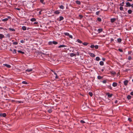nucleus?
Returning <instances> with one entry per match:
<instances>
[{
    "mask_svg": "<svg viewBox=\"0 0 133 133\" xmlns=\"http://www.w3.org/2000/svg\"><path fill=\"white\" fill-rule=\"evenodd\" d=\"M107 95L108 96L109 98L111 97L112 95V94H109V93H107Z\"/></svg>",
    "mask_w": 133,
    "mask_h": 133,
    "instance_id": "9b49d317",
    "label": "nucleus"
},
{
    "mask_svg": "<svg viewBox=\"0 0 133 133\" xmlns=\"http://www.w3.org/2000/svg\"><path fill=\"white\" fill-rule=\"evenodd\" d=\"M9 30H10V31H15V30L14 29H12L11 28H9Z\"/></svg>",
    "mask_w": 133,
    "mask_h": 133,
    "instance_id": "72a5a7b5",
    "label": "nucleus"
},
{
    "mask_svg": "<svg viewBox=\"0 0 133 133\" xmlns=\"http://www.w3.org/2000/svg\"><path fill=\"white\" fill-rule=\"evenodd\" d=\"M22 30H26V27L25 26H23L22 27Z\"/></svg>",
    "mask_w": 133,
    "mask_h": 133,
    "instance_id": "aec40b11",
    "label": "nucleus"
},
{
    "mask_svg": "<svg viewBox=\"0 0 133 133\" xmlns=\"http://www.w3.org/2000/svg\"><path fill=\"white\" fill-rule=\"evenodd\" d=\"M22 83L24 84H28L25 81H23L22 82Z\"/></svg>",
    "mask_w": 133,
    "mask_h": 133,
    "instance_id": "2f4dec72",
    "label": "nucleus"
},
{
    "mask_svg": "<svg viewBox=\"0 0 133 133\" xmlns=\"http://www.w3.org/2000/svg\"><path fill=\"white\" fill-rule=\"evenodd\" d=\"M110 39H111V41H113L114 40V39L113 38H111Z\"/></svg>",
    "mask_w": 133,
    "mask_h": 133,
    "instance_id": "0e129e2a",
    "label": "nucleus"
},
{
    "mask_svg": "<svg viewBox=\"0 0 133 133\" xmlns=\"http://www.w3.org/2000/svg\"><path fill=\"white\" fill-rule=\"evenodd\" d=\"M11 17L9 16H8L7 17V18H6L5 19H2V21L3 22H6L8 20V19L9 18H10Z\"/></svg>",
    "mask_w": 133,
    "mask_h": 133,
    "instance_id": "f257e3e1",
    "label": "nucleus"
},
{
    "mask_svg": "<svg viewBox=\"0 0 133 133\" xmlns=\"http://www.w3.org/2000/svg\"><path fill=\"white\" fill-rule=\"evenodd\" d=\"M45 55V56H47V55L45 54H44V53H42V55Z\"/></svg>",
    "mask_w": 133,
    "mask_h": 133,
    "instance_id": "bf43d9fd",
    "label": "nucleus"
},
{
    "mask_svg": "<svg viewBox=\"0 0 133 133\" xmlns=\"http://www.w3.org/2000/svg\"><path fill=\"white\" fill-rule=\"evenodd\" d=\"M76 54H75L73 53H71L70 54V56L71 57L73 56H76Z\"/></svg>",
    "mask_w": 133,
    "mask_h": 133,
    "instance_id": "39448f33",
    "label": "nucleus"
},
{
    "mask_svg": "<svg viewBox=\"0 0 133 133\" xmlns=\"http://www.w3.org/2000/svg\"><path fill=\"white\" fill-rule=\"evenodd\" d=\"M64 34L65 35L67 36H69V33L68 32H65L64 33Z\"/></svg>",
    "mask_w": 133,
    "mask_h": 133,
    "instance_id": "cd10ccee",
    "label": "nucleus"
},
{
    "mask_svg": "<svg viewBox=\"0 0 133 133\" xmlns=\"http://www.w3.org/2000/svg\"><path fill=\"white\" fill-rule=\"evenodd\" d=\"M95 45H92L90 46V47L92 48H94Z\"/></svg>",
    "mask_w": 133,
    "mask_h": 133,
    "instance_id": "a19ab883",
    "label": "nucleus"
},
{
    "mask_svg": "<svg viewBox=\"0 0 133 133\" xmlns=\"http://www.w3.org/2000/svg\"><path fill=\"white\" fill-rule=\"evenodd\" d=\"M52 42L51 41H50L49 42L48 44L49 45H51L52 44Z\"/></svg>",
    "mask_w": 133,
    "mask_h": 133,
    "instance_id": "de8ad7c7",
    "label": "nucleus"
},
{
    "mask_svg": "<svg viewBox=\"0 0 133 133\" xmlns=\"http://www.w3.org/2000/svg\"><path fill=\"white\" fill-rule=\"evenodd\" d=\"M131 96L130 95H128L127 96V98L128 99H130L131 98Z\"/></svg>",
    "mask_w": 133,
    "mask_h": 133,
    "instance_id": "6ab92c4d",
    "label": "nucleus"
},
{
    "mask_svg": "<svg viewBox=\"0 0 133 133\" xmlns=\"http://www.w3.org/2000/svg\"><path fill=\"white\" fill-rule=\"evenodd\" d=\"M67 46L65 45H60L59 46H58V48H62V47H66Z\"/></svg>",
    "mask_w": 133,
    "mask_h": 133,
    "instance_id": "2eb2a0df",
    "label": "nucleus"
},
{
    "mask_svg": "<svg viewBox=\"0 0 133 133\" xmlns=\"http://www.w3.org/2000/svg\"><path fill=\"white\" fill-rule=\"evenodd\" d=\"M77 41L78 42L80 43H82V41H81L79 39H78L77 40Z\"/></svg>",
    "mask_w": 133,
    "mask_h": 133,
    "instance_id": "c756f323",
    "label": "nucleus"
},
{
    "mask_svg": "<svg viewBox=\"0 0 133 133\" xmlns=\"http://www.w3.org/2000/svg\"><path fill=\"white\" fill-rule=\"evenodd\" d=\"M18 44V43L17 42H15L13 43V44H14V45H17Z\"/></svg>",
    "mask_w": 133,
    "mask_h": 133,
    "instance_id": "a18cd8bd",
    "label": "nucleus"
},
{
    "mask_svg": "<svg viewBox=\"0 0 133 133\" xmlns=\"http://www.w3.org/2000/svg\"><path fill=\"white\" fill-rule=\"evenodd\" d=\"M124 2H122V3H121L119 4V5L121 6H123L124 5Z\"/></svg>",
    "mask_w": 133,
    "mask_h": 133,
    "instance_id": "4c0bfd02",
    "label": "nucleus"
},
{
    "mask_svg": "<svg viewBox=\"0 0 133 133\" xmlns=\"http://www.w3.org/2000/svg\"><path fill=\"white\" fill-rule=\"evenodd\" d=\"M117 102H118V101L117 100H116L115 102V103H117Z\"/></svg>",
    "mask_w": 133,
    "mask_h": 133,
    "instance_id": "338daca9",
    "label": "nucleus"
},
{
    "mask_svg": "<svg viewBox=\"0 0 133 133\" xmlns=\"http://www.w3.org/2000/svg\"><path fill=\"white\" fill-rule=\"evenodd\" d=\"M0 116H2L5 117L6 116V114L5 113H4L0 114Z\"/></svg>",
    "mask_w": 133,
    "mask_h": 133,
    "instance_id": "423d86ee",
    "label": "nucleus"
},
{
    "mask_svg": "<svg viewBox=\"0 0 133 133\" xmlns=\"http://www.w3.org/2000/svg\"><path fill=\"white\" fill-rule=\"evenodd\" d=\"M96 61H98L100 60V58L98 57H97L96 58Z\"/></svg>",
    "mask_w": 133,
    "mask_h": 133,
    "instance_id": "412c9836",
    "label": "nucleus"
},
{
    "mask_svg": "<svg viewBox=\"0 0 133 133\" xmlns=\"http://www.w3.org/2000/svg\"><path fill=\"white\" fill-rule=\"evenodd\" d=\"M80 122L82 123H85V122L83 120H81L80 121Z\"/></svg>",
    "mask_w": 133,
    "mask_h": 133,
    "instance_id": "49530a36",
    "label": "nucleus"
},
{
    "mask_svg": "<svg viewBox=\"0 0 133 133\" xmlns=\"http://www.w3.org/2000/svg\"><path fill=\"white\" fill-rule=\"evenodd\" d=\"M7 36L8 37H10V35L9 34H7Z\"/></svg>",
    "mask_w": 133,
    "mask_h": 133,
    "instance_id": "69168bd1",
    "label": "nucleus"
},
{
    "mask_svg": "<svg viewBox=\"0 0 133 133\" xmlns=\"http://www.w3.org/2000/svg\"><path fill=\"white\" fill-rule=\"evenodd\" d=\"M32 69H28L26 70V71L28 72L32 71Z\"/></svg>",
    "mask_w": 133,
    "mask_h": 133,
    "instance_id": "4468645a",
    "label": "nucleus"
},
{
    "mask_svg": "<svg viewBox=\"0 0 133 133\" xmlns=\"http://www.w3.org/2000/svg\"><path fill=\"white\" fill-rule=\"evenodd\" d=\"M17 102L19 103H23V102L21 101H17Z\"/></svg>",
    "mask_w": 133,
    "mask_h": 133,
    "instance_id": "4d7b16f0",
    "label": "nucleus"
},
{
    "mask_svg": "<svg viewBox=\"0 0 133 133\" xmlns=\"http://www.w3.org/2000/svg\"><path fill=\"white\" fill-rule=\"evenodd\" d=\"M103 31V29L102 28L99 29L97 30L98 33H100L101 32Z\"/></svg>",
    "mask_w": 133,
    "mask_h": 133,
    "instance_id": "ddd939ff",
    "label": "nucleus"
},
{
    "mask_svg": "<svg viewBox=\"0 0 133 133\" xmlns=\"http://www.w3.org/2000/svg\"><path fill=\"white\" fill-rule=\"evenodd\" d=\"M69 37L71 38H72V36L71 35H69Z\"/></svg>",
    "mask_w": 133,
    "mask_h": 133,
    "instance_id": "6e6d98bb",
    "label": "nucleus"
},
{
    "mask_svg": "<svg viewBox=\"0 0 133 133\" xmlns=\"http://www.w3.org/2000/svg\"><path fill=\"white\" fill-rule=\"evenodd\" d=\"M116 20V19L115 18H111L110 21L111 23H112L114 22Z\"/></svg>",
    "mask_w": 133,
    "mask_h": 133,
    "instance_id": "9d476101",
    "label": "nucleus"
},
{
    "mask_svg": "<svg viewBox=\"0 0 133 133\" xmlns=\"http://www.w3.org/2000/svg\"><path fill=\"white\" fill-rule=\"evenodd\" d=\"M118 50L120 52H123V50L121 49H118Z\"/></svg>",
    "mask_w": 133,
    "mask_h": 133,
    "instance_id": "37998d69",
    "label": "nucleus"
},
{
    "mask_svg": "<svg viewBox=\"0 0 133 133\" xmlns=\"http://www.w3.org/2000/svg\"><path fill=\"white\" fill-rule=\"evenodd\" d=\"M108 87L110 89H112V87L110 85L108 86Z\"/></svg>",
    "mask_w": 133,
    "mask_h": 133,
    "instance_id": "603ef678",
    "label": "nucleus"
},
{
    "mask_svg": "<svg viewBox=\"0 0 133 133\" xmlns=\"http://www.w3.org/2000/svg\"><path fill=\"white\" fill-rule=\"evenodd\" d=\"M64 18L63 17L61 16L59 17V21H61L63 20Z\"/></svg>",
    "mask_w": 133,
    "mask_h": 133,
    "instance_id": "a211bd4d",
    "label": "nucleus"
},
{
    "mask_svg": "<svg viewBox=\"0 0 133 133\" xmlns=\"http://www.w3.org/2000/svg\"><path fill=\"white\" fill-rule=\"evenodd\" d=\"M36 19L35 18H33L31 19L30 21L31 22H34L36 21Z\"/></svg>",
    "mask_w": 133,
    "mask_h": 133,
    "instance_id": "f3484780",
    "label": "nucleus"
},
{
    "mask_svg": "<svg viewBox=\"0 0 133 133\" xmlns=\"http://www.w3.org/2000/svg\"><path fill=\"white\" fill-rule=\"evenodd\" d=\"M123 8L121 6L119 8V9L120 10L122 11L123 10Z\"/></svg>",
    "mask_w": 133,
    "mask_h": 133,
    "instance_id": "ea45409f",
    "label": "nucleus"
},
{
    "mask_svg": "<svg viewBox=\"0 0 133 133\" xmlns=\"http://www.w3.org/2000/svg\"><path fill=\"white\" fill-rule=\"evenodd\" d=\"M102 78V77L100 76H97V78L98 79H100Z\"/></svg>",
    "mask_w": 133,
    "mask_h": 133,
    "instance_id": "bb28decb",
    "label": "nucleus"
},
{
    "mask_svg": "<svg viewBox=\"0 0 133 133\" xmlns=\"http://www.w3.org/2000/svg\"><path fill=\"white\" fill-rule=\"evenodd\" d=\"M117 85V83L116 82H114L113 83L112 85L114 87H115Z\"/></svg>",
    "mask_w": 133,
    "mask_h": 133,
    "instance_id": "0eeeda50",
    "label": "nucleus"
},
{
    "mask_svg": "<svg viewBox=\"0 0 133 133\" xmlns=\"http://www.w3.org/2000/svg\"><path fill=\"white\" fill-rule=\"evenodd\" d=\"M76 55H77V56H79V52H77V53L76 54Z\"/></svg>",
    "mask_w": 133,
    "mask_h": 133,
    "instance_id": "5fc2aeb1",
    "label": "nucleus"
},
{
    "mask_svg": "<svg viewBox=\"0 0 133 133\" xmlns=\"http://www.w3.org/2000/svg\"><path fill=\"white\" fill-rule=\"evenodd\" d=\"M111 73H112V74H115V72H112Z\"/></svg>",
    "mask_w": 133,
    "mask_h": 133,
    "instance_id": "774afa93",
    "label": "nucleus"
},
{
    "mask_svg": "<svg viewBox=\"0 0 133 133\" xmlns=\"http://www.w3.org/2000/svg\"><path fill=\"white\" fill-rule=\"evenodd\" d=\"M18 52L19 53H21L22 54H24V52H23L21 51H20V50H18Z\"/></svg>",
    "mask_w": 133,
    "mask_h": 133,
    "instance_id": "f704fd0d",
    "label": "nucleus"
},
{
    "mask_svg": "<svg viewBox=\"0 0 133 133\" xmlns=\"http://www.w3.org/2000/svg\"><path fill=\"white\" fill-rule=\"evenodd\" d=\"M99 64L101 65H104V62L102 61H100L99 62Z\"/></svg>",
    "mask_w": 133,
    "mask_h": 133,
    "instance_id": "4be33fe9",
    "label": "nucleus"
},
{
    "mask_svg": "<svg viewBox=\"0 0 133 133\" xmlns=\"http://www.w3.org/2000/svg\"><path fill=\"white\" fill-rule=\"evenodd\" d=\"M131 59V57L130 56H129L128 57V59L129 60H130Z\"/></svg>",
    "mask_w": 133,
    "mask_h": 133,
    "instance_id": "3c124183",
    "label": "nucleus"
},
{
    "mask_svg": "<svg viewBox=\"0 0 133 133\" xmlns=\"http://www.w3.org/2000/svg\"><path fill=\"white\" fill-rule=\"evenodd\" d=\"M122 41V39L121 38H119L117 39V41L119 43H121Z\"/></svg>",
    "mask_w": 133,
    "mask_h": 133,
    "instance_id": "b1692460",
    "label": "nucleus"
},
{
    "mask_svg": "<svg viewBox=\"0 0 133 133\" xmlns=\"http://www.w3.org/2000/svg\"><path fill=\"white\" fill-rule=\"evenodd\" d=\"M97 20L99 22H101V19L100 18H98L97 19Z\"/></svg>",
    "mask_w": 133,
    "mask_h": 133,
    "instance_id": "e433bc0d",
    "label": "nucleus"
},
{
    "mask_svg": "<svg viewBox=\"0 0 133 133\" xmlns=\"http://www.w3.org/2000/svg\"><path fill=\"white\" fill-rule=\"evenodd\" d=\"M79 17L81 19L83 17V16L82 15H79Z\"/></svg>",
    "mask_w": 133,
    "mask_h": 133,
    "instance_id": "09e8293b",
    "label": "nucleus"
},
{
    "mask_svg": "<svg viewBox=\"0 0 133 133\" xmlns=\"http://www.w3.org/2000/svg\"><path fill=\"white\" fill-rule=\"evenodd\" d=\"M59 8L61 9H63L64 8V7L63 5H61L59 6Z\"/></svg>",
    "mask_w": 133,
    "mask_h": 133,
    "instance_id": "c85d7f7f",
    "label": "nucleus"
},
{
    "mask_svg": "<svg viewBox=\"0 0 133 133\" xmlns=\"http://www.w3.org/2000/svg\"><path fill=\"white\" fill-rule=\"evenodd\" d=\"M54 74L56 75L55 78L56 79H58V76H57L56 73L54 71H53Z\"/></svg>",
    "mask_w": 133,
    "mask_h": 133,
    "instance_id": "dca6fc26",
    "label": "nucleus"
},
{
    "mask_svg": "<svg viewBox=\"0 0 133 133\" xmlns=\"http://www.w3.org/2000/svg\"><path fill=\"white\" fill-rule=\"evenodd\" d=\"M52 43H53L54 44H57L58 43L54 41L52 42Z\"/></svg>",
    "mask_w": 133,
    "mask_h": 133,
    "instance_id": "7c9ffc66",
    "label": "nucleus"
},
{
    "mask_svg": "<svg viewBox=\"0 0 133 133\" xmlns=\"http://www.w3.org/2000/svg\"><path fill=\"white\" fill-rule=\"evenodd\" d=\"M128 120L130 121H131V119L130 118H128Z\"/></svg>",
    "mask_w": 133,
    "mask_h": 133,
    "instance_id": "052dcab7",
    "label": "nucleus"
},
{
    "mask_svg": "<svg viewBox=\"0 0 133 133\" xmlns=\"http://www.w3.org/2000/svg\"><path fill=\"white\" fill-rule=\"evenodd\" d=\"M128 12L129 14H130L131 13L132 11L131 10H128Z\"/></svg>",
    "mask_w": 133,
    "mask_h": 133,
    "instance_id": "5701e85b",
    "label": "nucleus"
},
{
    "mask_svg": "<svg viewBox=\"0 0 133 133\" xmlns=\"http://www.w3.org/2000/svg\"><path fill=\"white\" fill-rule=\"evenodd\" d=\"M52 112V110L51 109H49L48 110V112L49 113H50Z\"/></svg>",
    "mask_w": 133,
    "mask_h": 133,
    "instance_id": "c03bdc74",
    "label": "nucleus"
},
{
    "mask_svg": "<svg viewBox=\"0 0 133 133\" xmlns=\"http://www.w3.org/2000/svg\"><path fill=\"white\" fill-rule=\"evenodd\" d=\"M89 55L92 57H95V55L91 53H89Z\"/></svg>",
    "mask_w": 133,
    "mask_h": 133,
    "instance_id": "f03ea898",
    "label": "nucleus"
},
{
    "mask_svg": "<svg viewBox=\"0 0 133 133\" xmlns=\"http://www.w3.org/2000/svg\"><path fill=\"white\" fill-rule=\"evenodd\" d=\"M130 94L131 95L133 96V92H131L130 93Z\"/></svg>",
    "mask_w": 133,
    "mask_h": 133,
    "instance_id": "680f3d73",
    "label": "nucleus"
},
{
    "mask_svg": "<svg viewBox=\"0 0 133 133\" xmlns=\"http://www.w3.org/2000/svg\"><path fill=\"white\" fill-rule=\"evenodd\" d=\"M103 83H105L107 82V81L106 80H104L103 81Z\"/></svg>",
    "mask_w": 133,
    "mask_h": 133,
    "instance_id": "864d4df0",
    "label": "nucleus"
},
{
    "mask_svg": "<svg viewBox=\"0 0 133 133\" xmlns=\"http://www.w3.org/2000/svg\"><path fill=\"white\" fill-rule=\"evenodd\" d=\"M99 11H97L96 12V14L97 15H99Z\"/></svg>",
    "mask_w": 133,
    "mask_h": 133,
    "instance_id": "79ce46f5",
    "label": "nucleus"
},
{
    "mask_svg": "<svg viewBox=\"0 0 133 133\" xmlns=\"http://www.w3.org/2000/svg\"><path fill=\"white\" fill-rule=\"evenodd\" d=\"M131 52H132L131 51H128V54H131Z\"/></svg>",
    "mask_w": 133,
    "mask_h": 133,
    "instance_id": "e2e57ef3",
    "label": "nucleus"
},
{
    "mask_svg": "<svg viewBox=\"0 0 133 133\" xmlns=\"http://www.w3.org/2000/svg\"><path fill=\"white\" fill-rule=\"evenodd\" d=\"M3 65H5L6 67L8 68H10L11 67V66L10 65L7 64H4Z\"/></svg>",
    "mask_w": 133,
    "mask_h": 133,
    "instance_id": "f8f14e48",
    "label": "nucleus"
},
{
    "mask_svg": "<svg viewBox=\"0 0 133 133\" xmlns=\"http://www.w3.org/2000/svg\"><path fill=\"white\" fill-rule=\"evenodd\" d=\"M4 38V35L2 34H0V39H2V38Z\"/></svg>",
    "mask_w": 133,
    "mask_h": 133,
    "instance_id": "1a4fd4ad",
    "label": "nucleus"
},
{
    "mask_svg": "<svg viewBox=\"0 0 133 133\" xmlns=\"http://www.w3.org/2000/svg\"><path fill=\"white\" fill-rule=\"evenodd\" d=\"M88 44V43L86 42H84L83 43V44L85 46L87 45Z\"/></svg>",
    "mask_w": 133,
    "mask_h": 133,
    "instance_id": "393cba45",
    "label": "nucleus"
},
{
    "mask_svg": "<svg viewBox=\"0 0 133 133\" xmlns=\"http://www.w3.org/2000/svg\"><path fill=\"white\" fill-rule=\"evenodd\" d=\"M128 83V81L127 80H126L124 82V85L125 86H126L127 85Z\"/></svg>",
    "mask_w": 133,
    "mask_h": 133,
    "instance_id": "20e7f679",
    "label": "nucleus"
},
{
    "mask_svg": "<svg viewBox=\"0 0 133 133\" xmlns=\"http://www.w3.org/2000/svg\"><path fill=\"white\" fill-rule=\"evenodd\" d=\"M76 4L78 5H80L81 4L80 2L78 1H76Z\"/></svg>",
    "mask_w": 133,
    "mask_h": 133,
    "instance_id": "a878e982",
    "label": "nucleus"
},
{
    "mask_svg": "<svg viewBox=\"0 0 133 133\" xmlns=\"http://www.w3.org/2000/svg\"><path fill=\"white\" fill-rule=\"evenodd\" d=\"M89 94L91 97L93 95L92 93L91 92H89Z\"/></svg>",
    "mask_w": 133,
    "mask_h": 133,
    "instance_id": "c9c22d12",
    "label": "nucleus"
},
{
    "mask_svg": "<svg viewBox=\"0 0 133 133\" xmlns=\"http://www.w3.org/2000/svg\"><path fill=\"white\" fill-rule=\"evenodd\" d=\"M54 14H58L60 13V12L59 10H57L54 12Z\"/></svg>",
    "mask_w": 133,
    "mask_h": 133,
    "instance_id": "6e6552de",
    "label": "nucleus"
},
{
    "mask_svg": "<svg viewBox=\"0 0 133 133\" xmlns=\"http://www.w3.org/2000/svg\"><path fill=\"white\" fill-rule=\"evenodd\" d=\"M20 42L21 43H24V41L23 40H22Z\"/></svg>",
    "mask_w": 133,
    "mask_h": 133,
    "instance_id": "8fccbe9b",
    "label": "nucleus"
},
{
    "mask_svg": "<svg viewBox=\"0 0 133 133\" xmlns=\"http://www.w3.org/2000/svg\"><path fill=\"white\" fill-rule=\"evenodd\" d=\"M17 50L16 49H14L13 50V53L14 54H16V53Z\"/></svg>",
    "mask_w": 133,
    "mask_h": 133,
    "instance_id": "473e14b6",
    "label": "nucleus"
},
{
    "mask_svg": "<svg viewBox=\"0 0 133 133\" xmlns=\"http://www.w3.org/2000/svg\"><path fill=\"white\" fill-rule=\"evenodd\" d=\"M40 1L42 3H43L44 2V0H40Z\"/></svg>",
    "mask_w": 133,
    "mask_h": 133,
    "instance_id": "13d9d810",
    "label": "nucleus"
},
{
    "mask_svg": "<svg viewBox=\"0 0 133 133\" xmlns=\"http://www.w3.org/2000/svg\"><path fill=\"white\" fill-rule=\"evenodd\" d=\"M130 6L131 4L129 2H128L126 3V7H130Z\"/></svg>",
    "mask_w": 133,
    "mask_h": 133,
    "instance_id": "7ed1b4c3",
    "label": "nucleus"
},
{
    "mask_svg": "<svg viewBox=\"0 0 133 133\" xmlns=\"http://www.w3.org/2000/svg\"><path fill=\"white\" fill-rule=\"evenodd\" d=\"M94 48H95V49H98V45H96L95 46Z\"/></svg>",
    "mask_w": 133,
    "mask_h": 133,
    "instance_id": "58836bf2",
    "label": "nucleus"
}]
</instances>
